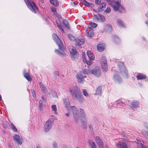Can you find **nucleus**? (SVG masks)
<instances>
[{
	"label": "nucleus",
	"mask_w": 148,
	"mask_h": 148,
	"mask_svg": "<svg viewBox=\"0 0 148 148\" xmlns=\"http://www.w3.org/2000/svg\"><path fill=\"white\" fill-rule=\"evenodd\" d=\"M52 38L53 40L56 42L59 47L58 50L55 49V52H57L58 55L61 56H66L64 52L65 47L64 46L63 42L60 40L57 35L56 34L53 33L52 35Z\"/></svg>",
	"instance_id": "obj_1"
},
{
	"label": "nucleus",
	"mask_w": 148,
	"mask_h": 148,
	"mask_svg": "<svg viewBox=\"0 0 148 148\" xmlns=\"http://www.w3.org/2000/svg\"><path fill=\"white\" fill-rule=\"evenodd\" d=\"M70 91L72 94L73 98L76 100L79 101H82L83 98L82 93L77 86H75L74 90L70 89Z\"/></svg>",
	"instance_id": "obj_2"
},
{
	"label": "nucleus",
	"mask_w": 148,
	"mask_h": 148,
	"mask_svg": "<svg viewBox=\"0 0 148 148\" xmlns=\"http://www.w3.org/2000/svg\"><path fill=\"white\" fill-rule=\"evenodd\" d=\"M69 106L70 107V108L72 110L74 119V122L76 124L78 123L79 121V115L77 108L75 106H70V102L67 103L65 104L66 108H68L69 107Z\"/></svg>",
	"instance_id": "obj_3"
},
{
	"label": "nucleus",
	"mask_w": 148,
	"mask_h": 148,
	"mask_svg": "<svg viewBox=\"0 0 148 148\" xmlns=\"http://www.w3.org/2000/svg\"><path fill=\"white\" fill-rule=\"evenodd\" d=\"M119 69L120 73L124 77H127L128 76L127 70L124 65L123 63L121 62L118 63Z\"/></svg>",
	"instance_id": "obj_4"
},
{
	"label": "nucleus",
	"mask_w": 148,
	"mask_h": 148,
	"mask_svg": "<svg viewBox=\"0 0 148 148\" xmlns=\"http://www.w3.org/2000/svg\"><path fill=\"white\" fill-rule=\"evenodd\" d=\"M27 6L29 9L33 13L36 14L38 12V8L35 3L32 1L30 3L27 5Z\"/></svg>",
	"instance_id": "obj_5"
},
{
	"label": "nucleus",
	"mask_w": 148,
	"mask_h": 148,
	"mask_svg": "<svg viewBox=\"0 0 148 148\" xmlns=\"http://www.w3.org/2000/svg\"><path fill=\"white\" fill-rule=\"evenodd\" d=\"M53 121L48 120L45 123L44 126V130L45 132H48L51 129L53 124Z\"/></svg>",
	"instance_id": "obj_6"
},
{
	"label": "nucleus",
	"mask_w": 148,
	"mask_h": 148,
	"mask_svg": "<svg viewBox=\"0 0 148 148\" xmlns=\"http://www.w3.org/2000/svg\"><path fill=\"white\" fill-rule=\"evenodd\" d=\"M85 40V39L84 37L79 36L75 39L76 45L78 46L84 44Z\"/></svg>",
	"instance_id": "obj_7"
},
{
	"label": "nucleus",
	"mask_w": 148,
	"mask_h": 148,
	"mask_svg": "<svg viewBox=\"0 0 148 148\" xmlns=\"http://www.w3.org/2000/svg\"><path fill=\"white\" fill-rule=\"evenodd\" d=\"M92 73L95 76L99 77L101 75V70L99 66H96L91 70V74Z\"/></svg>",
	"instance_id": "obj_8"
},
{
	"label": "nucleus",
	"mask_w": 148,
	"mask_h": 148,
	"mask_svg": "<svg viewBox=\"0 0 148 148\" xmlns=\"http://www.w3.org/2000/svg\"><path fill=\"white\" fill-rule=\"evenodd\" d=\"M95 140L96 143L98 145L99 148H103V142L99 136H96Z\"/></svg>",
	"instance_id": "obj_9"
},
{
	"label": "nucleus",
	"mask_w": 148,
	"mask_h": 148,
	"mask_svg": "<svg viewBox=\"0 0 148 148\" xmlns=\"http://www.w3.org/2000/svg\"><path fill=\"white\" fill-rule=\"evenodd\" d=\"M13 138L15 140H16L20 145L21 144L23 141L22 138L21 137H20L18 135L16 134L14 136Z\"/></svg>",
	"instance_id": "obj_10"
},
{
	"label": "nucleus",
	"mask_w": 148,
	"mask_h": 148,
	"mask_svg": "<svg viewBox=\"0 0 148 148\" xmlns=\"http://www.w3.org/2000/svg\"><path fill=\"white\" fill-rule=\"evenodd\" d=\"M116 146L118 148H128L126 143L122 142H119L116 144Z\"/></svg>",
	"instance_id": "obj_11"
},
{
	"label": "nucleus",
	"mask_w": 148,
	"mask_h": 148,
	"mask_svg": "<svg viewBox=\"0 0 148 148\" xmlns=\"http://www.w3.org/2000/svg\"><path fill=\"white\" fill-rule=\"evenodd\" d=\"M48 94L51 98L53 99L54 98H58L56 92L54 90H51L50 91V92H48Z\"/></svg>",
	"instance_id": "obj_12"
},
{
	"label": "nucleus",
	"mask_w": 148,
	"mask_h": 148,
	"mask_svg": "<svg viewBox=\"0 0 148 148\" xmlns=\"http://www.w3.org/2000/svg\"><path fill=\"white\" fill-rule=\"evenodd\" d=\"M70 53L72 57L74 58H77L78 56V53L76 51L75 49L73 48L72 49L71 51H70Z\"/></svg>",
	"instance_id": "obj_13"
},
{
	"label": "nucleus",
	"mask_w": 148,
	"mask_h": 148,
	"mask_svg": "<svg viewBox=\"0 0 148 148\" xmlns=\"http://www.w3.org/2000/svg\"><path fill=\"white\" fill-rule=\"evenodd\" d=\"M138 148H142L145 146L144 145V142L139 139H136Z\"/></svg>",
	"instance_id": "obj_14"
},
{
	"label": "nucleus",
	"mask_w": 148,
	"mask_h": 148,
	"mask_svg": "<svg viewBox=\"0 0 148 148\" xmlns=\"http://www.w3.org/2000/svg\"><path fill=\"white\" fill-rule=\"evenodd\" d=\"M113 79L115 81L118 83H121L122 81L121 77L118 75L116 74L114 75Z\"/></svg>",
	"instance_id": "obj_15"
},
{
	"label": "nucleus",
	"mask_w": 148,
	"mask_h": 148,
	"mask_svg": "<svg viewBox=\"0 0 148 148\" xmlns=\"http://www.w3.org/2000/svg\"><path fill=\"white\" fill-rule=\"evenodd\" d=\"M87 54L90 60L92 61L94 60V55L90 51H88L87 52Z\"/></svg>",
	"instance_id": "obj_16"
},
{
	"label": "nucleus",
	"mask_w": 148,
	"mask_h": 148,
	"mask_svg": "<svg viewBox=\"0 0 148 148\" xmlns=\"http://www.w3.org/2000/svg\"><path fill=\"white\" fill-rule=\"evenodd\" d=\"M76 76L78 79V82L80 83L82 82L84 78L86 77L81 74H77L76 75Z\"/></svg>",
	"instance_id": "obj_17"
},
{
	"label": "nucleus",
	"mask_w": 148,
	"mask_h": 148,
	"mask_svg": "<svg viewBox=\"0 0 148 148\" xmlns=\"http://www.w3.org/2000/svg\"><path fill=\"white\" fill-rule=\"evenodd\" d=\"M117 24L120 27H125V25L123 22L120 19H117L116 21Z\"/></svg>",
	"instance_id": "obj_18"
},
{
	"label": "nucleus",
	"mask_w": 148,
	"mask_h": 148,
	"mask_svg": "<svg viewBox=\"0 0 148 148\" xmlns=\"http://www.w3.org/2000/svg\"><path fill=\"white\" fill-rule=\"evenodd\" d=\"M101 66H104L106 65H108L106 58H105V56H103L101 57Z\"/></svg>",
	"instance_id": "obj_19"
},
{
	"label": "nucleus",
	"mask_w": 148,
	"mask_h": 148,
	"mask_svg": "<svg viewBox=\"0 0 148 148\" xmlns=\"http://www.w3.org/2000/svg\"><path fill=\"white\" fill-rule=\"evenodd\" d=\"M98 50L100 52L102 51L104 49V45L103 44H98L97 47Z\"/></svg>",
	"instance_id": "obj_20"
},
{
	"label": "nucleus",
	"mask_w": 148,
	"mask_h": 148,
	"mask_svg": "<svg viewBox=\"0 0 148 148\" xmlns=\"http://www.w3.org/2000/svg\"><path fill=\"white\" fill-rule=\"evenodd\" d=\"M102 87L101 86H98L96 90V93L95 94L96 95H100L101 92Z\"/></svg>",
	"instance_id": "obj_21"
},
{
	"label": "nucleus",
	"mask_w": 148,
	"mask_h": 148,
	"mask_svg": "<svg viewBox=\"0 0 148 148\" xmlns=\"http://www.w3.org/2000/svg\"><path fill=\"white\" fill-rule=\"evenodd\" d=\"M120 5L121 4L119 2L117 1L116 2L114 6V9L116 11H118Z\"/></svg>",
	"instance_id": "obj_22"
},
{
	"label": "nucleus",
	"mask_w": 148,
	"mask_h": 148,
	"mask_svg": "<svg viewBox=\"0 0 148 148\" xmlns=\"http://www.w3.org/2000/svg\"><path fill=\"white\" fill-rule=\"evenodd\" d=\"M98 21H100L101 22H104L106 21L105 17L102 15L98 14Z\"/></svg>",
	"instance_id": "obj_23"
},
{
	"label": "nucleus",
	"mask_w": 148,
	"mask_h": 148,
	"mask_svg": "<svg viewBox=\"0 0 148 148\" xmlns=\"http://www.w3.org/2000/svg\"><path fill=\"white\" fill-rule=\"evenodd\" d=\"M24 76L29 81H31L32 80L28 73H24Z\"/></svg>",
	"instance_id": "obj_24"
},
{
	"label": "nucleus",
	"mask_w": 148,
	"mask_h": 148,
	"mask_svg": "<svg viewBox=\"0 0 148 148\" xmlns=\"http://www.w3.org/2000/svg\"><path fill=\"white\" fill-rule=\"evenodd\" d=\"M49 1L51 4L57 7L59 5V3L57 0H49Z\"/></svg>",
	"instance_id": "obj_25"
},
{
	"label": "nucleus",
	"mask_w": 148,
	"mask_h": 148,
	"mask_svg": "<svg viewBox=\"0 0 148 148\" xmlns=\"http://www.w3.org/2000/svg\"><path fill=\"white\" fill-rule=\"evenodd\" d=\"M112 38L113 41L116 44H119L120 43V40L118 37L115 36H113Z\"/></svg>",
	"instance_id": "obj_26"
},
{
	"label": "nucleus",
	"mask_w": 148,
	"mask_h": 148,
	"mask_svg": "<svg viewBox=\"0 0 148 148\" xmlns=\"http://www.w3.org/2000/svg\"><path fill=\"white\" fill-rule=\"evenodd\" d=\"M87 36L90 38L94 36L93 30L92 29L89 30Z\"/></svg>",
	"instance_id": "obj_27"
},
{
	"label": "nucleus",
	"mask_w": 148,
	"mask_h": 148,
	"mask_svg": "<svg viewBox=\"0 0 148 148\" xmlns=\"http://www.w3.org/2000/svg\"><path fill=\"white\" fill-rule=\"evenodd\" d=\"M136 77L138 80L145 79L146 77L145 75L142 74H138L136 76Z\"/></svg>",
	"instance_id": "obj_28"
},
{
	"label": "nucleus",
	"mask_w": 148,
	"mask_h": 148,
	"mask_svg": "<svg viewBox=\"0 0 148 148\" xmlns=\"http://www.w3.org/2000/svg\"><path fill=\"white\" fill-rule=\"evenodd\" d=\"M106 7V3H102L98 8L99 11H102L103 10V8H105Z\"/></svg>",
	"instance_id": "obj_29"
},
{
	"label": "nucleus",
	"mask_w": 148,
	"mask_h": 148,
	"mask_svg": "<svg viewBox=\"0 0 148 148\" xmlns=\"http://www.w3.org/2000/svg\"><path fill=\"white\" fill-rule=\"evenodd\" d=\"M62 23L65 25V27H66L68 29H69L70 28V26L68 23V21L65 19H64L62 21Z\"/></svg>",
	"instance_id": "obj_30"
},
{
	"label": "nucleus",
	"mask_w": 148,
	"mask_h": 148,
	"mask_svg": "<svg viewBox=\"0 0 148 148\" xmlns=\"http://www.w3.org/2000/svg\"><path fill=\"white\" fill-rule=\"evenodd\" d=\"M83 73L84 74H91V70L84 69L83 70Z\"/></svg>",
	"instance_id": "obj_31"
},
{
	"label": "nucleus",
	"mask_w": 148,
	"mask_h": 148,
	"mask_svg": "<svg viewBox=\"0 0 148 148\" xmlns=\"http://www.w3.org/2000/svg\"><path fill=\"white\" fill-rule=\"evenodd\" d=\"M87 122L86 121H81V125L83 129H86L87 128Z\"/></svg>",
	"instance_id": "obj_32"
},
{
	"label": "nucleus",
	"mask_w": 148,
	"mask_h": 148,
	"mask_svg": "<svg viewBox=\"0 0 148 148\" xmlns=\"http://www.w3.org/2000/svg\"><path fill=\"white\" fill-rule=\"evenodd\" d=\"M105 29L108 31H111L112 29V26L109 24L106 25L105 26Z\"/></svg>",
	"instance_id": "obj_33"
},
{
	"label": "nucleus",
	"mask_w": 148,
	"mask_h": 148,
	"mask_svg": "<svg viewBox=\"0 0 148 148\" xmlns=\"http://www.w3.org/2000/svg\"><path fill=\"white\" fill-rule=\"evenodd\" d=\"M81 121H86L87 122V118L86 115H84L82 116H80Z\"/></svg>",
	"instance_id": "obj_34"
},
{
	"label": "nucleus",
	"mask_w": 148,
	"mask_h": 148,
	"mask_svg": "<svg viewBox=\"0 0 148 148\" xmlns=\"http://www.w3.org/2000/svg\"><path fill=\"white\" fill-rule=\"evenodd\" d=\"M108 65H104V66H101V69H102L103 72H106L108 70Z\"/></svg>",
	"instance_id": "obj_35"
},
{
	"label": "nucleus",
	"mask_w": 148,
	"mask_h": 148,
	"mask_svg": "<svg viewBox=\"0 0 148 148\" xmlns=\"http://www.w3.org/2000/svg\"><path fill=\"white\" fill-rule=\"evenodd\" d=\"M130 106L132 108H135L138 105V102H131Z\"/></svg>",
	"instance_id": "obj_36"
},
{
	"label": "nucleus",
	"mask_w": 148,
	"mask_h": 148,
	"mask_svg": "<svg viewBox=\"0 0 148 148\" xmlns=\"http://www.w3.org/2000/svg\"><path fill=\"white\" fill-rule=\"evenodd\" d=\"M11 127L12 129L15 132H17L18 131L16 127H15L14 125L12 123H11L10 124Z\"/></svg>",
	"instance_id": "obj_37"
},
{
	"label": "nucleus",
	"mask_w": 148,
	"mask_h": 148,
	"mask_svg": "<svg viewBox=\"0 0 148 148\" xmlns=\"http://www.w3.org/2000/svg\"><path fill=\"white\" fill-rule=\"evenodd\" d=\"M68 37L69 39L71 40H75V39L74 37L71 34H69L68 35Z\"/></svg>",
	"instance_id": "obj_38"
},
{
	"label": "nucleus",
	"mask_w": 148,
	"mask_h": 148,
	"mask_svg": "<svg viewBox=\"0 0 148 148\" xmlns=\"http://www.w3.org/2000/svg\"><path fill=\"white\" fill-rule=\"evenodd\" d=\"M124 8L122 6L120 5L119 10H118L119 12L121 13L124 12Z\"/></svg>",
	"instance_id": "obj_39"
},
{
	"label": "nucleus",
	"mask_w": 148,
	"mask_h": 148,
	"mask_svg": "<svg viewBox=\"0 0 148 148\" xmlns=\"http://www.w3.org/2000/svg\"><path fill=\"white\" fill-rule=\"evenodd\" d=\"M80 116H82L86 115V114L85 113V112L83 109H80Z\"/></svg>",
	"instance_id": "obj_40"
},
{
	"label": "nucleus",
	"mask_w": 148,
	"mask_h": 148,
	"mask_svg": "<svg viewBox=\"0 0 148 148\" xmlns=\"http://www.w3.org/2000/svg\"><path fill=\"white\" fill-rule=\"evenodd\" d=\"M31 92L34 99H35L36 101V94L34 90L33 89H32Z\"/></svg>",
	"instance_id": "obj_41"
},
{
	"label": "nucleus",
	"mask_w": 148,
	"mask_h": 148,
	"mask_svg": "<svg viewBox=\"0 0 148 148\" xmlns=\"http://www.w3.org/2000/svg\"><path fill=\"white\" fill-rule=\"evenodd\" d=\"M52 109L54 112L56 113V111L57 110L56 106V105H53L51 107Z\"/></svg>",
	"instance_id": "obj_42"
},
{
	"label": "nucleus",
	"mask_w": 148,
	"mask_h": 148,
	"mask_svg": "<svg viewBox=\"0 0 148 148\" xmlns=\"http://www.w3.org/2000/svg\"><path fill=\"white\" fill-rule=\"evenodd\" d=\"M57 27L59 28L60 30L64 32V29H63V27L61 25H57Z\"/></svg>",
	"instance_id": "obj_43"
},
{
	"label": "nucleus",
	"mask_w": 148,
	"mask_h": 148,
	"mask_svg": "<svg viewBox=\"0 0 148 148\" xmlns=\"http://www.w3.org/2000/svg\"><path fill=\"white\" fill-rule=\"evenodd\" d=\"M53 148H58L57 143L55 141H53Z\"/></svg>",
	"instance_id": "obj_44"
},
{
	"label": "nucleus",
	"mask_w": 148,
	"mask_h": 148,
	"mask_svg": "<svg viewBox=\"0 0 148 148\" xmlns=\"http://www.w3.org/2000/svg\"><path fill=\"white\" fill-rule=\"evenodd\" d=\"M90 24L91 25V26L93 28H95L96 27L97 25V24L93 23H91Z\"/></svg>",
	"instance_id": "obj_45"
},
{
	"label": "nucleus",
	"mask_w": 148,
	"mask_h": 148,
	"mask_svg": "<svg viewBox=\"0 0 148 148\" xmlns=\"http://www.w3.org/2000/svg\"><path fill=\"white\" fill-rule=\"evenodd\" d=\"M98 14H97V15H95L94 14V17L93 18L95 20V21H98Z\"/></svg>",
	"instance_id": "obj_46"
},
{
	"label": "nucleus",
	"mask_w": 148,
	"mask_h": 148,
	"mask_svg": "<svg viewBox=\"0 0 148 148\" xmlns=\"http://www.w3.org/2000/svg\"><path fill=\"white\" fill-rule=\"evenodd\" d=\"M83 94L86 96L87 97L88 95V94L86 92V90L84 89L83 90Z\"/></svg>",
	"instance_id": "obj_47"
},
{
	"label": "nucleus",
	"mask_w": 148,
	"mask_h": 148,
	"mask_svg": "<svg viewBox=\"0 0 148 148\" xmlns=\"http://www.w3.org/2000/svg\"><path fill=\"white\" fill-rule=\"evenodd\" d=\"M85 60L86 61V62L87 64L88 65V66H90L91 65V64L92 63V62L91 61V60H90V61L87 60H86L85 59Z\"/></svg>",
	"instance_id": "obj_48"
},
{
	"label": "nucleus",
	"mask_w": 148,
	"mask_h": 148,
	"mask_svg": "<svg viewBox=\"0 0 148 148\" xmlns=\"http://www.w3.org/2000/svg\"><path fill=\"white\" fill-rule=\"evenodd\" d=\"M105 12L106 13H109L111 11V9L110 8H107L106 9L104 10Z\"/></svg>",
	"instance_id": "obj_49"
},
{
	"label": "nucleus",
	"mask_w": 148,
	"mask_h": 148,
	"mask_svg": "<svg viewBox=\"0 0 148 148\" xmlns=\"http://www.w3.org/2000/svg\"><path fill=\"white\" fill-rule=\"evenodd\" d=\"M41 91L42 92H45L46 91L47 89L44 86V87H42L41 88Z\"/></svg>",
	"instance_id": "obj_50"
},
{
	"label": "nucleus",
	"mask_w": 148,
	"mask_h": 148,
	"mask_svg": "<svg viewBox=\"0 0 148 148\" xmlns=\"http://www.w3.org/2000/svg\"><path fill=\"white\" fill-rule=\"evenodd\" d=\"M91 148H96L95 143L92 141L91 144Z\"/></svg>",
	"instance_id": "obj_51"
},
{
	"label": "nucleus",
	"mask_w": 148,
	"mask_h": 148,
	"mask_svg": "<svg viewBox=\"0 0 148 148\" xmlns=\"http://www.w3.org/2000/svg\"><path fill=\"white\" fill-rule=\"evenodd\" d=\"M53 73L56 77H57L59 75V72L58 71H55Z\"/></svg>",
	"instance_id": "obj_52"
},
{
	"label": "nucleus",
	"mask_w": 148,
	"mask_h": 148,
	"mask_svg": "<svg viewBox=\"0 0 148 148\" xmlns=\"http://www.w3.org/2000/svg\"><path fill=\"white\" fill-rule=\"evenodd\" d=\"M41 98L42 99V100L43 101H46V97L45 96L43 95L41 97Z\"/></svg>",
	"instance_id": "obj_53"
},
{
	"label": "nucleus",
	"mask_w": 148,
	"mask_h": 148,
	"mask_svg": "<svg viewBox=\"0 0 148 148\" xmlns=\"http://www.w3.org/2000/svg\"><path fill=\"white\" fill-rule=\"evenodd\" d=\"M42 102H39V108L40 110H41L42 109Z\"/></svg>",
	"instance_id": "obj_54"
},
{
	"label": "nucleus",
	"mask_w": 148,
	"mask_h": 148,
	"mask_svg": "<svg viewBox=\"0 0 148 148\" xmlns=\"http://www.w3.org/2000/svg\"><path fill=\"white\" fill-rule=\"evenodd\" d=\"M81 1L85 5H86L87 3V2L86 0H81Z\"/></svg>",
	"instance_id": "obj_55"
},
{
	"label": "nucleus",
	"mask_w": 148,
	"mask_h": 148,
	"mask_svg": "<svg viewBox=\"0 0 148 148\" xmlns=\"http://www.w3.org/2000/svg\"><path fill=\"white\" fill-rule=\"evenodd\" d=\"M101 0H95V3L97 5H99L101 2Z\"/></svg>",
	"instance_id": "obj_56"
},
{
	"label": "nucleus",
	"mask_w": 148,
	"mask_h": 148,
	"mask_svg": "<svg viewBox=\"0 0 148 148\" xmlns=\"http://www.w3.org/2000/svg\"><path fill=\"white\" fill-rule=\"evenodd\" d=\"M24 1L27 5L28 4H29L30 3V1H29V0H24Z\"/></svg>",
	"instance_id": "obj_57"
},
{
	"label": "nucleus",
	"mask_w": 148,
	"mask_h": 148,
	"mask_svg": "<svg viewBox=\"0 0 148 148\" xmlns=\"http://www.w3.org/2000/svg\"><path fill=\"white\" fill-rule=\"evenodd\" d=\"M51 10L53 12H56V10L54 8H51Z\"/></svg>",
	"instance_id": "obj_58"
},
{
	"label": "nucleus",
	"mask_w": 148,
	"mask_h": 148,
	"mask_svg": "<svg viewBox=\"0 0 148 148\" xmlns=\"http://www.w3.org/2000/svg\"><path fill=\"white\" fill-rule=\"evenodd\" d=\"M39 84L40 85V87L41 88L42 87H44V86H45L42 82H40Z\"/></svg>",
	"instance_id": "obj_59"
},
{
	"label": "nucleus",
	"mask_w": 148,
	"mask_h": 148,
	"mask_svg": "<svg viewBox=\"0 0 148 148\" xmlns=\"http://www.w3.org/2000/svg\"><path fill=\"white\" fill-rule=\"evenodd\" d=\"M90 3H89L87 2V3L86 5V6H87L88 7H90Z\"/></svg>",
	"instance_id": "obj_60"
},
{
	"label": "nucleus",
	"mask_w": 148,
	"mask_h": 148,
	"mask_svg": "<svg viewBox=\"0 0 148 148\" xmlns=\"http://www.w3.org/2000/svg\"><path fill=\"white\" fill-rule=\"evenodd\" d=\"M64 102H69V99H65L64 100Z\"/></svg>",
	"instance_id": "obj_61"
},
{
	"label": "nucleus",
	"mask_w": 148,
	"mask_h": 148,
	"mask_svg": "<svg viewBox=\"0 0 148 148\" xmlns=\"http://www.w3.org/2000/svg\"><path fill=\"white\" fill-rule=\"evenodd\" d=\"M94 6V5L93 4L90 3V7H91L92 8Z\"/></svg>",
	"instance_id": "obj_62"
},
{
	"label": "nucleus",
	"mask_w": 148,
	"mask_h": 148,
	"mask_svg": "<svg viewBox=\"0 0 148 148\" xmlns=\"http://www.w3.org/2000/svg\"><path fill=\"white\" fill-rule=\"evenodd\" d=\"M69 114H70V113L69 112H68L67 113L65 114V115L66 116L68 117L69 116Z\"/></svg>",
	"instance_id": "obj_63"
},
{
	"label": "nucleus",
	"mask_w": 148,
	"mask_h": 148,
	"mask_svg": "<svg viewBox=\"0 0 148 148\" xmlns=\"http://www.w3.org/2000/svg\"><path fill=\"white\" fill-rule=\"evenodd\" d=\"M88 126H89V127L90 129H91V128L92 127V126L91 124H90Z\"/></svg>",
	"instance_id": "obj_64"
}]
</instances>
